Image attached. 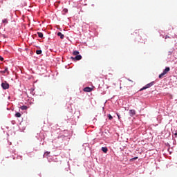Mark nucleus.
Returning a JSON list of instances; mask_svg holds the SVG:
<instances>
[{
    "label": "nucleus",
    "instance_id": "7",
    "mask_svg": "<svg viewBox=\"0 0 177 177\" xmlns=\"http://www.w3.org/2000/svg\"><path fill=\"white\" fill-rule=\"evenodd\" d=\"M58 37H60L61 39H63L64 38V35H63L62 32H59L57 33Z\"/></svg>",
    "mask_w": 177,
    "mask_h": 177
},
{
    "label": "nucleus",
    "instance_id": "11",
    "mask_svg": "<svg viewBox=\"0 0 177 177\" xmlns=\"http://www.w3.org/2000/svg\"><path fill=\"white\" fill-rule=\"evenodd\" d=\"M73 55L74 56H78V55H80V52H78V51H73Z\"/></svg>",
    "mask_w": 177,
    "mask_h": 177
},
{
    "label": "nucleus",
    "instance_id": "18",
    "mask_svg": "<svg viewBox=\"0 0 177 177\" xmlns=\"http://www.w3.org/2000/svg\"><path fill=\"white\" fill-rule=\"evenodd\" d=\"M0 60H1V62H3V57H2L1 56H0Z\"/></svg>",
    "mask_w": 177,
    "mask_h": 177
},
{
    "label": "nucleus",
    "instance_id": "4",
    "mask_svg": "<svg viewBox=\"0 0 177 177\" xmlns=\"http://www.w3.org/2000/svg\"><path fill=\"white\" fill-rule=\"evenodd\" d=\"M71 59H72L73 60H81V59H82V56L76 55L75 57H71Z\"/></svg>",
    "mask_w": 177,
    "mask_h": 177
},
{
    "label": "nucleus",
    "instance_id": "2",
    "mask_svg": "<svg viewBox=\"0 0 177 177\" xmlns=\"http://www.w3.org/2000/svg\"><path fill=\"white\" fill-rule=\"evenodd\" d=\"M154 85V82H152L149 84H146L144 87H142L140 91H145V89H147L148 88H151Z\"/></svg>",
    "mask_w": 177,
    "mask_h": 177
},
{
    "label": "nucleus",
    "instance_id": "24",
    "mask_svg": "<svg viewBox=\"0 0 177 177\" xmlns=\"http://www.w3.org/2000/svg\"><path fill=\"white\" fill-rule=\"evenodd\" d=\"M129 81H131V80H130V79H129Z\"/></svg>",
    "mask_w": 177,
    "mask_h": 177
},
{
    "label": "nucleus",
    "instance_id": "8",
    "mask_svg": "<svg viewBox=\"0 0 177 177\" xmlns=\"http://www.w3.org/2000/svg\"><path fill=\"white\" fill-rule=\"evenodd\" d=\"M108 150H109V149H107V147H102V151L104 153H107Z\"/></svg>",
    "mask_w": 177,
    "mask_h": 177
},
{
    "label": "nucleus",
    "instance_id": "12",
    "mask_svg": "<svg viewBox=\"0 0 177 177\" xmlns=\"http://www.w3.org/2000/svg\"><path fill=\"white\" fill-rule=\"evenodd\" d=\"M1 73L3 74H5L6 73H8L9 74V71H8V68H6L4 71H2Z\"/></svg>",
    "mask_w": 177,
    "mask_h": 177
},
{
    "label": "nucleus",
    "instance_id": "17",
    "mask_svg": "<svg viewBox=\"0 0 177 177\" xmlns=\"http://www.w3.org/2000/svg\"><path fill=\"white\" fill-rule=\"evenodd\" d=\"M48 154H50V152L46 151L44 153L45 156H48Z\"/></svg>",
    "mask_w": 177,
    "mask_h": 177
},
{
    "label": "nucleus",
    "instance_id": "22",
    "mask_svg": "<svg viewBox=\"0 0 177 177\" xmlns=\"http://www.w3.org/2000/svg\"><path fill=\"white\" fill-rule=\"evenodd\" d=\"M19 158H21H21H22V157L21 156H18Z\"/></svg>",
    "mask_w": 177,
    "mask_h": 177
},
{
    "label": "nucleus",
    "instance_id": "3",
    "mask_svg": "<svg viewBox=\"0 0 177 177\" xmlns=\"http://www.w3.org/2000/svg\"><path fill=\"white\" fill-rule=\"evenodd\" d=\"M1 88H3L4 90L9 89V83H8L6 81L3 82L1 83Z\"/></svg>",
    "mask_w": 177,
    "mask_h": 177
},
{
    "label": "nucleus",
    "instance_id": "13",
    "mask_svg": "<svg viewBox=\"0 0 177 177\" xmlns=\"http://www.w3.org/2000/svg\"><path fill=\"white\" fill-rule=\"evenodd\" d=\"M28 107L26 105L21 106V110H27Z\"/></svg>",
    "mask_w": 177,
    "mask_h": 177
},
{
    "label": "nucleus",
    "instance_id": "10",
    "mask_svg": "<svg viewBox=\"0 0 177 177\" xmlns=\"http://www.w3.org/2000/svg\"><path fill=\"white\" fill-rule=\"evenodd\" d=\"M15 117H17V118H20V117H21V113L17 112V113L15 114Z\"/></svg>",
    "mask_w": 177,
    "mask_h": 177
},
{
    "label": "nucleus",
    "instance_id": "23",
    "mask_svg": "<svg viewBox=\"0 0 177 177\" xmlns=\"http://www.w3.org/2000/svg\"><path fill=\"white\" fill-rule=\"evenodd\" d=\"M169 53L171 55V53H172V52H169Z\"/></svg>",
    "mask_w": 177,
    "mask_h": 177
},
{
    "label": "nucleus",
    "instance_id": "6",
    "mask_svg": "<svg viewBox=\"0 0 177 177\" xmlns=\"http://www.w3.org/2000/svg\"><path fill=\"white\" fill-rule=\"evenodd\" d=\"M129 114H130L131 117H133V115H135V114H136V111L131 109L129 111Z\"/></svg>",
    "mask_w": 177,
    "mask_h": 177
},
{
    "label": "nucleus",
    "instance_id": "16",
    "mask_svg": "<svg viewBox=\"0 0 177 177\" xmlns=\"http://www.w3.org/2000/svg\"><path fill=\"white\" fill-rule=\"evenodd\" d=\"M109 120H112L113 116H111L110 114L108 115Z\"/></svg>",
    "mask_w": 177,
    "mask_h": 177
},
{
    "label": "nucleus",
    "instance_id": "9",
    "mask_svg": "<svg viewBox=\"0 0 177 177\" xmlns=\"http://www.w3.org/2000/svg\"><path fill=\"white\" fill-rule=\"evenodd\" d=\"M37 35L39 38H42L44 37V34L41 32H37Z\"/></svg>",
    "mask_w": 177,
    "mask_h": 177
},
{
    "label": "nucleus",
    "instance_id": "15",
    "mask_svg": "<svg viewBox=\"0 0 177 177\" xmlns=\"http://www.w3.org/2000/svg\"><path fill=\"white\" fill-rule=\"evenodd\" d=\"M2 21L4 23V24H8V19H3Z\"/></svg>",
    "mask_w": 177,
    "mask_h": 177
},
{
    "label": "nucleus",
    "instance_id": "1",
    "mask_svg": "<svg viewBox=\"0 0 177 177\" xmlns=\"http://www.w3.org/2000/svg\"><path fill=\"white\" fill-rule=\"evenodd\" d=\"M170 70L171 68H169V67H166L163 72L160 75H159V78H162L164 75H165V74H168V73H169Z\"/></svg>",
    "mask_w": 177,
    "mask_h": 177
},
{
    "label": "nucleus",
    "instance_id": "20",
    "mask_svg": "<svg viewBox=\"0 0 177 177\" xmlns=\"http://www.w3.org/2000/svg\"><path fill=\"white\" fill-rule=\"evenodd\" d=\"M118 118L119 120L121 118V117L118 114Z\"/></svg>",
    "mask_w": 177,
    "mask_h": 177
},
{
    "label": "nucleus",
    "instance_id": "5",
    "mask_svg": "<svg viewBox=\"0 0 177 177\" xmlns=\"http://www.w3.org/2000/svg\"><path fill=\"white\" fill-rule=\"evenodd\" d=\"M83 91L84 92H92L93 88L91 87H85Z\"/></svg>",
    "mask_w": 177,
    "mask_h": 177
},
{
    "label": "nucleus",
    "instance_id": "21",
    "mask_svg": "<svg viewBox=\"0 0 177 177\" xmlns=\"http://www.w3.org/2000/svg\"><path fill=\"white\" fill-rule=\"evenodd\" d=\"M133 160H138V157L133 158Z\"/></svg>",
    "mask_w": 177,
    "mask_h": 177
},
{
    "label": "nucleus",
    "instance_id": "14",
    "mask_svg": "<svg viewBox=\"0 0 177 177\" xmlns=\"http://www.w3.org/2000/svg\"><path fill=\"white\" fill-rule=\"evenodd\" d=\"M36 53H37V55H41V53H42V50H36Z\"/></svg>",
    "mask_w": 177,
    "mask_h": 177
},
{
    "label": "nucleus",
    "instance_id": "19",
    "mask_svg": "<svg viewBox=\"0 0 177 177\" xmlns=\"http://www.w3.org/2000/svg\"><path fill=\"white\" fill-rule=\"evenodd\" d=\"M167 38H169V36L166 35V36H165V39H167Z\"/></svg>",
    "mask_w": 177,
    "mask_h": 177
}]
</instances>
